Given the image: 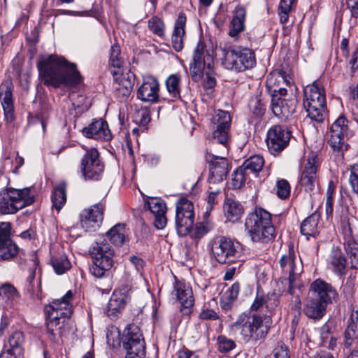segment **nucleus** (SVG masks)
<instances>
[{"label": "nucleus", "instance_id": "obj_1", "mask_svg": "<svg viewBox=\"0 0 358 358\" xmlns=\"http://www.w3.org/2000/svg\"><path fill=\"white\" fill-rule=\"evenodd\" d=\"M37 67L43 84L48 86L75 87L83 82L76 64L69 62L62 57L51 55L40 61Z\"/></svg>", "mask_w": 358, "mask_h": 358}, {"label": "nucleus", "instance_id": "obj_2", "mask_svg": "<svg viewBox=\"0 0 358 358\" xmlns=\"http://www.w3.org/2000/svg\"><path fill=\"white\" fill-rule=\"evenodd\" d=\"M269 324V316L241 314L230 326V331L233 336L241 341L248 343L264 338L268 332Z\"/></svg>", "mask_w": 358, "mask_h": 358}, {"label": "nucleus", "instance_id": "obj_3", "mask_svg": "<svg viewBox=\"0 0 358 358\" xmlns=\"http://www.w3.org/2000/svg\"><path fill=\"white\" fill-rule=\"evenodd\" d=\"M245 227L253 242L266 243L275 236L271 215L262 208H256L253 213L248 215Z\"/></svg>", "mask_w": 358, "mask_h": 358}, {"label": "nucleus", "instance_id": "obj_4", "mask_svg": "<svg viewBox=\"0 0 358 358\" xmlns=\"http://www.w3.org/2000/svg\"><path fill=\"white\" fill-rule=\"evenodd\" d=\"M211 252L215 259L222 264H238L244 262L241 244L225 236L215 238L211 242Z\"/></svg>", "mask_w": 358, "mask_h": 358}, {"label": "nucleus", "instance_id": "obj_5", "mask_svg": "<svg viewBox=\"0 0 358 358\" xmlns=\"http://www.w3.org/2000/svg\"><path fill=\"white\" fill-rule=\"evenodd\" d=\"M73 299V293L68 291L61 299H55L45 308L46 324L49 334L55 336L57 331L60 334L64 321L61 319L69 318L73 313V307L71 303Z\"/></svg>", "mask_w": 358, "mask_h": 358}, {"label": "nucleus", "instance_id": "obj_6", "mask_svg": "<svg viewBox=\"0 0 358 358\" xmlns=\"http://www.w3.org/2000/svg\"><path fill=\"white\" fill-rule=\"evenodd\" d=\"M32 187L23 189L7 188L0 192V213L3 215L15 214L19 210L34 202Z\"/></svg>", "mask_w": 358, "mask_h": 358}, {"label": "nucleus", "instance_id": "obj_7", "mask_svg": "<svg viewBox=\"0 0 358 358\" xmlns=\"http://www.w3.org/2000/svg\"><path fill=\"white\" fill-rule=\"evenodd\" d=\"M92 265L90 268L92 275L102 278L113 266L114 250L103 237H99L90 249Z\"/></svg>", "mask_w": 358, "mask_h": 358}, {"label": "nucleus", "instance_id": "obj_8", "mask_svg": "<svg viewBox=\"0 0 358 358\" xmlns=\"http://www.w3.org/2000/svg\"><path fill=\"white\" fill-rule=\"evenodd\" d=\"M303 106L308 116L321 122L325 117L326 99L323 86L318 80L306 86L303 90Z\"/></svg>", "mask_w": 358, "mask_h": 358}, {"label": "nucleus", "instance_id": "obj_9", "mask_svg": "<svg viewBox=\"0 0 358 358\" xmlns=\"http://www.w3.org/2000/svg\"><path fill=\"white\" fill-rule=\"evenodd\" d=\"M222 64L229 70L241 72L252 68L256 64L255 54L248 48L224 49Z\"/></svg>", "mask_w": 358, "mask_h": 358}, {"label": "nucleus", "instance_id": "obj_10", "mask_svg": "<svg viewBox=\"0 0 358 358\" xmlns=\"http://www.w3.org/2000/svg\"><path fill=\"white\" fill-rule=\"evenodd\" d=\"M122 346L126 350L125 358H145V342L139 327L134 324H129L124 330Z\"/></svg>", "mask_w": 358, "mask_h": 358}, {"label": "nucleus", "instance_id": "obj_11", "mask_svg": "<svg viewBox=\"0 0 358 358\" xmlns=\"http://www.w3.org/2000/svg\"><path fill=\"white\" fill-rule=\"evenodd\" d=\"M348 123L345 117L340 116L331 124L327 134V142L337 155H343L348 150L346 140L350 135Z\"/></svg>", "mask_w": 358, "mask_h": 358}, {"label": "nucleus", "instance_id": "obj_12", "mask_svg": "<svg viewBox=\"0 0 358 358\" xmlns=\"http://www.w3.org/2000/svg\"><path fill=\"white\" fill-rule=\"evenodd\" d=\"M320 162L317 155L311 152L304 159L299 183L306 192L313 191L318 184V171Z\"/></svg>", "mask_w": 358, "mask_h": 358}, {"label": "nucleus", "instance_id": "obj_13", "mask_svg": "<svg viewBox=\"0 0 358 358\" xmlns=\"http://www.w3.org/2000/svg\"><path fill=\"white\" fill-rule=\"evenodd\" d=\"M213 66V57L206 48L204 43L199 40L194 51L192 62L189 66L190 75L195 82L203 76L205 70H210Z\"/></svg>", "mask_w": 358, "mask_h": 358}, {"label": "nucleus", "instance_id": "obj_14", "mask_svg": "<svg viewBox=\"0 0 358 358\" xmlns=\"http://www.w3.org/2000/svg\"><path fill=\"white\" fill-rule=\"evenodd\" d=\"M175 220L178 235L184 236L188 234L194 224V213L193 203L186 198L178 201Z\"/></svg>", "mask_w": 358, "mask_h": 358}, {"label": "nucleus", "instance_id": "obj_15", "mask_svg": "<svg viewBox=\"0 0 358 358\" xmlns=\"http://www.w3.org/2000/svg\"><path fill=\"white\" fill-rule=\"evenodd\" d=\"M80 171L85 180H99L104 169L103 163L96 148L87 149L80 165Z\"/></svg>", "mask_w": 358, "mask_h": 358}, {"label": "nucleus", "instance_id": "obj_16", "mask_svg": "<svg viewBox=\"0 0 358 358\" xmlns=\"http://www.w3.org/2000/svg\"><path fill=\"white\" fill-rule=\"evenodd\" d=\"M285 87L273 89L271 93V107L274 115L281 119H287L295 111L296 100L295 99H285L287 94Z\"/></svg>", "mask_w": 358, "mask_h": 358}, {"label": "nucleus", "instance_id": "obj_17", "mask_svg": "<svg viewBox=\"0 0 358 358\" xmlns=\"http://www.w3.org/2000/svg\"><path fill=\"white\" fill-rule=\"evenodd\" d=\"M291 133L285 127L274 125L267 131L266 145L271 154L275 155L288 145Z\"/></svg>", "mask_w": 358, "mask_h": 358}, {"label": "nucleus", "instance_id": "obj_18", "mask_svg": "<svg viewBox=\"0 0 358 358\" xmlns=\"http://www.w3.org/2000/svg\"><path fill=\"white\" fill-rule=\"evenodd\" d=\"M117 95L122 99L129 96L135 83L136 76L129 69L111 70Z\"/></svg>", "mask_w": 358, "mask_h": 358}, {"label": "nucleus", "instance_id": "obj_19", "mask_svg": "<svg viewBox=\"0 0 358 358\" xmlns=\"http://www.w3.org/2000/svg\"><path fill=\"white\" fill-rule=\"evenodd\" d=\"M216 129L213 132V140L225 148L229 141V129L231 124V116L227 111L218 110L213 117Z\"/></svg>", "mask_w": 358, "mask_h": 358}, {"label": "nucleus", "instance_id": "obj_20", "mask_svg": "<svg viewBox=\"0 0 358 358\" xmlns=\"http://www.w3.org/2000/svg\"><path fill=\"white\" fill-rule=\"evenodd\" d=\"M171 296L180 303L182 311L187 314L194 306V298L191 286L185 281L178 280L176 277Z\"/></svg>", "mask_w": 358, "mask_h": 358}, {"label": "nucleus", "instance_id": "obj_21", "mask_svg": "<svg viewBox=\"0 0 358 358\" xmlns=\"http://www.w3.org/2000/svg\"><path fill=\"white\" fill-rule=\"evenodd\" d=\"M105 206L99 203L91 208L83 210L80 215V224L85 231H93L98 229L103 219Z\"/></svg>", "mask_w": 358, "mask_h": 358}, {"label": "nucleus", "instance_id": "obj_22", "mask_svg": "<svg viewBox=\"0 0 358 358\" xmlns=\"http://www.w3.org/2000/svg\"><path fill=\"white\" fill-rule=\"evenodd\" d=\"M131 288L129 285H122L115 289L108 303V315H115L122 310L131 300Z\"/></svg>", "mask_w": 358, "mask_h": 358}, {"label": "nucleus", "instance_id": "obj_23", "mask_svg": "<svg viewBox=\"0 0 358 358\" xmlns=\"http://www.w3.org/2000/svg\"><path fill=\"white\" fill-rule=\"evenodd\" d=\"M280 266L285 273L289 275V293L292 294V289L296 287L295 282L301 273V268L295 264V255L292 249L283 255L279 260Z\"/></svg>", "mask_w": 358, "mask_h": 358}, {"label": "nucleus", "instance_id": "obj_24", "mask_svg": "<svg viewBox=\"0 0 358 358\" xmlns=\"http://www.w3.org/2000/svg\"><path fill=\"white\" fill-rule=\"evenodd\" d=\"M159 89L158 80L153 76H146L138 89L137 98L143 102L157 103L159 100Z\"/></svg>", "mask_w": 358, "mask_h": 358}, {"label": "nucleus", "instance_id": "obj_25", "mask_svg": "<svg viewBox=\"0 0 358 358\" xmlns=\"http://www.w3.org/2000/svg\"><path fill=\"white\" fill-rule=\"evenodd\" d=\"M309 295L326 303L327 306L337 296V292L330 284L321 279H317L310 284Z\"/></svg>", "mask_w": 358, "mask_h": 358}, {"label": "nucleus", "instance_id": "obj_26", "mask_svg": "<svg viewBox=\"0 0 358 358\" xmlns=\"http://www.w3.org/2000/svg\"><path fill=\"white\" fill-rule=\"evenodd\" d=\"M145 208H148L153 214L155 227L158 229H163L166 224L165 201L159 198H151L145 203Z\"/></svg>", "mask_w": 358, "mask_h": 358}, {"label": "nucleus", "instance_id": "obj_27", "mask_svg": "<svg viewBox=\"0 0 358 358\" xmlns=\"http://www.w3.org/2000/svg\"><path fill=\"white\" fill-rule=\"evenodd\" d=\"M83 134L87 138L96 140L109 141L112 136L108 125L103 120L93 121L88 127L83 128Z\"/></svg>", "mask_w": 358, "mask_h": 358}, {"label": "nucleus", "instance_id": "obj_28", "mask_svg": "<svg viewBox=\"0 0 358 358\" xmlns=\"http://www.w3.org/2000/svg\"><path fill=\"white\" fill-rule=\"evenodd\" d=\"M209 182L216 183L222 182L228 173V162L225 157L213 155L210 161Z\"/></svg>", "mask_w": 358, "mask_h": 358}, {"label": "nucleus", "instance_id": "obj_29", "mask_svg": "<svg viewBox=\"0 0 358 358\" xmlns=\"http://www.w3.org/2000/svg\"><path fill=\"white\" fill-rule=\"evenodd\" d=\"M14 85L11 79L8 78L3 80L0 85V99L3 108L5 115L7 118L13 117V91Z\"/></svg>", "mask_w": 358, "mask_h": 358}, {"label": "nucleus", "instance_id": "obj_30", "mask_svg": "<svg viewBox=\"0 0 358 358\" xmlns=\"http://www.w3.org/2000/svg\"><path fill=\"white\" fill-rule=\"evenodd\" d=\"M328 268L338 276L346 273V259L338 248H333L327 258Z\"/></svg>", "mask_w": 358, "mask_h": 358}, {"label": "nucleus", "instance_id": "obj_31", "mask_svg": "<svg viewBox=\"0 0 358 358\" xmlns=\"http://www.w3.org/2000/svg\"><path fill=\"white\" fill-rule=\"evenodd\" d=\"M20 294L11 284L5 283L0 287V308L8 309L15 306L20 299Z\"/></svg>", "mask_w": 358, "mask_h": 358}, {"label": "nucleus", "instance_id": "obj_32", "mask_svg": "<svg viewBox=\"0 0 358 358\" xmlns=\"http://www.w3.org/2000/svg\"><path fill=\"white\" fill-rule=\"evenodd\" d=\"M327 307L326 303L309 295L305 303L303 312L308 317L319 320L324 315Z\"/></svg>", "mask_w": 358, "mask_h": 358}, {"label": "nucleus", "instance_id": "obj_33", "mask_svg": "<svg viewBox=\"0 0 358 358\" xmlns=\"http://www.w3.org/2000/svg\"><path fill=\"white\" fill-rule=\"evenodd\" d=\"M185 23L186 16L182 13H179L174 25V30L171 38L172 47L177 52L180 51L183 48Z\"/></svg>", "mask_w": 358, "mask_h": 358}, {"label": "nucleus", "instance_id": "obj_34", "mask_svg": "<svg viewBox=\"0 0 358 358\" xmlns=\"http://www.w3.org/2000/svg\"><path fill=\"white\" fill-rule=\"evenodd\" d=\"M245 15L246 10L244 7L241 6L236 7L229 26V35L231 37H238L244 30Z\"/></svg>", "mask_w": 358, "mask_h": 358}, {"label": "nucleus", "instance_id": "obj_35", "mask_svg": "<svg viewBox=\"0 0 358 358\" xmlns=\"http://www.w3.org/2000/svg\"><path fill=\"white\" fill-rule=\"evenodd\" d=\"M223 211L227 219L234 222L241 218L243 208L238 202L227 197L223 204Z\"/></svg>", "mask_w": 358, "mask_h": 358}, {"label": "nucleus", "instance_id": "obj_36", "mask_svg": "<svg viewBox=\"0 0 358 358\" xmlns=\"http://www.w3.org/2000/svg\"><path fill=\"white\" fill-rule=\"evenodd\" d=\"M267 83L271 87L272 91L273 89H278L279 87H285L282 85L290 87L293 83L292 77L287 75L285 71L280 70L270 74L267 77Z\"/></svg>", "mask_w": 358, "mask_h": 358}, {"label": "nucleus", "instance_id": "obj_37", "mask_svg": "<svg viewBox=\"0 0 358 358\" xmlns=\"http://www.w3.org/2000/svg\"><path fill=\"white\" fill-rule=\"evenodd\" d=\"M320 215L314 213L306 218L301 224V233L308 238L315 237L317 234V227L320 221Z\"/></svg>", "mask_w": 358, "mask_h": 358}, {"label": "nucleus", "instance_id": "obj_38", "mask_svg": "<svg viewBox=\"0 0 358 358\" xmlns=\"http://www.w3.org/2000/svg\"><path fill=\"white\" fill-rule=\"evenodd\" d=\"M24 343V337L23 333L16 331L8 336L7 341L4 343L3 346L20 356L23 352Z\"/></svg>", "mask_w": 358, "mask_h": 358}, {"label": "nucleus", "instance_id": "obj_39", "mask_svg": "<svg viewBox=\"0 0 358 358\" xmlns=\"http://www.w3.org/2000/svg\"><path fill=\"white\" fill-rule=\"evenodd\" d=\"M111 243L117 246H121L125 241V225L118 223L113 227L106 234Z\"/></svg>", "mask_w": 358, "mask_h": 358}, {"label": "nucleus", "instance_id": "obj_40", "mask_svg": "<svg viewBox=\"0 0 358 358\" xmlns=\"http://www.w3.org/2000/svg\"><path fill=\"white\" fill-rule=\"evenodd\" d=\"M345 250L350 260V268L358 269V242L349 236L345 242Z\"/></svg>", "mask_w": 358, "mask_h": 358}, {"label": "nucleus", "instance_id": "obj_41", "mask_svg": "<svg viewBox=\"0 0 358 358\" xmlns=\"http://www.w3.org/2000/svg\"><path fill=\"white\" fill-rule=\"evenodd\" d=\"M17 252L18 247L13 240L0 241V261L12 259Z\"/></svg>", "mask_w": 358, "mask_h": 358}, {"label": "nucleus", "instance_id": "obj_42", "mask_svg": "<svg viewBox=\"0 0 358 358\" xmlns=\"http://www.w3.org/2000/svg\"><path fill=\"white\" fill-rule=\"evenodd\" d=\"M51 264L56 273L59 275L64 273L71 267V262L64 254L52 257Z\"/></svg>", "mask_w": 358, "mask_h": 358}, {"label": "nucleus", "instance_id": "obj_43", "mask_svg": "<svg viewBox=\"0 0 358 358\" xmlns=\"http://www.w3.org/2000/svg\"><path fill=\"white\" fill-rule=\"evenodd\" d=\"M264 164V159L262 156L254 155L246 159L242 166L248 173H257L262 171Z\"/></svg>", "mask_w": 358, "mask_h": 358}, {"label": "nucleus", "instance_id": "obj_44", "mask_svg": "<svg viewBox=\"0 0 358 358\" xmlns=\"http://www.w3.org/2000/svg\"><path fill=\"white\" fill-rule=\"evenodd\" d=\"M51 200L52 207L59 212L66 201V191L63 185H59L55 188Z\"/></svg>", "mask_w": 358, "mask_h": 358}, {"label": "nucleus", "instance_id": "obj_45", "mask_svg": "<svg viewBox=\"0 0 358 358\" xmlns=\"http://www.w3.org/2000/svg\"><path fill=\"white\" fill-rule=\"evenodd\" d=\"M180 77L178 74L169 76L166 80V87L170 95L173 98L180 97Z\"/></svg>", "mask_w": 358, "mask_h": 358}, {"label": "nucleus", "instance_id": "obj_46", "mask_svg": "<svg viewBox=\"0 0 358 358\" xmlns=\"http://www.w3.org/2000/svg\"><path fill=\"white\" fill-rule=\"evenodd\" d=\"M294 0H281L278 6L280 22L282 24L287 22Z\"/></svg>", "mask_w": 358, "mask_h": 358}, {"label": "nucleus", "instance_id": "obj_47", "mask_svg": "<svg viewBox=\"0 0 358 358\" xmlns=\"http://www.w3.org/2000/svg\"><path fill=\"white\" fill-rule=\"evenodd\" d=\"M248 173L242 166H239L233 173L231 184L234 189L241 188L247 179Z\"/></svg>", "mask_w": 358, "mask_h": 358}, {"label": "nucleus", "instance_id": "obj_48", "mask_svg": "<svg viewBox=\"0 0 358 358\" xmlns=\"http://www.w3.org/2000/svg\"><path fill=\"white\" fill-rule=\"evenodd\" d=\"M148 27L151 31L159 36H162L164 34V23L157 16H153L148 20Z\"/></svg>", "mask_w": 358, "mask_h": 358}, {"label": "nucleus", "instance_id": "obj_49", "mask_svg": "<svg viewBox=\"0 0 358 358\" xmlns=\"http://www.w3.org/2000/svg\"><path fill=\"white\" fill-rule=\"evenodd\" d=\"M217 345L218 350L222 353L230 352L236 348L235 342L227 336L221 335L217 338Z\"/></svg>", "mask_w": 358, "mask_h": 358}, {"label": "nucleus", "instance_id": "obj_50", "mask_svg": "<svg viewBox=\"0 0 358 358\" xmlns=\"http://www.w3.org/2000/svg\"><path fill=\"white\" fill-rule=\"evenodd\" d=\"M210 230V227L207 223L199 222L197 223L194 227H192L189 233L192 238L199 240L203 237Z\"/></svg>", "mask_w": 358, "mask_h": 358}, {"label": "nucleus", "instance_id": "obj_51", "mask_svg": "<svg viewBox=\"0 0 358 358\" xmlns=\"http://www.w3.org/2000/svg\"><path fill=\"white\" fill-rule=\"evenodd\" d=\"M120 48L117 45H113L111 46L110 50V64L114 68H116L117 70L121 69V66L122 64V59L120 57Z\"/></svg>", "mask_w": 358, "mask_h": 358}, {"label": "nucleus", "instance_id": "obj_52", "mask_svg": "<svg viewBox=\"0 0 358 358\" xmlns=\"http://www.w3.org/2000/svg\"><path fill=\"white\" fill-rule=\"evenodd\" d=\"M276 193L281 199H285L290 195V185L285 179L278 180L276 182Z\"/></svg>", "mask_w": 358, "mask_h": 358}, {"label": "nucleus", "instance_id": "obj_53", "mask_svg": "<svg viewBox=\"0 0 358 358\" xmlns=\"http://www.w3.org/2000/svg\"><path fill=\"white\" fill-rule=\"evenodd\" d=\"M239 292H240V284L238 282L234 283L223 294V296H222V301L224 302V301H235L238 297Z\"/></svg>", "mask_w": 358, "mask_h": 358}, {"label": "nucleus", "instance_id": "obj_54", "mask_svg": "<svg viewBox=\"0 0 358 358\" xmlns=\"http://www.w3.org/2000/svg\"><path fill=\"white\" fill-rule=\"evenodd\" d=\"M11 225L10 222H0V241L12 240L10 238Z\"/></svg>", "mask_w": 358, "mask_h": 358}, {"label": "nucleus", "instance_id": "obj_55", "mask_svg": "<svg viewBox=\"0 0 358 358\" xmlns=\"http://www.w3.org/2000/svg\"><path fill=\"white\" fill-rule=\"evenodd\" d=\"M27 264L29 266V275L27 277V280L29 285H31L35 278L36 270L38 264V260L36 257L33 256V258L29 260Z\"/></svg>", "mask_w": 358, "mask_h": 358}, {"label": "nucleus", "instance_id": "obj_56", "mask_svg": "<svg viewBox=\"0 0 358 358\" xmlns=\"http://www.w3.org/2000/svg\"><path fill=\"white\" fill-rule=\"evenodd\" d=\"M274 358H290L288 348L283 343H279L273 350Z\"/></svg>", "mask_w": 358, "mask_h": 358}, {"label": "nucleus", "instance_id": "obj_57", "mask_svg": "<svg viewBox=\"0 0 358 358\" xmlns=\"http://www.w3.org/2000/svg\"><path fill=\"white\" fill-rule=\"evenodd\" d=\"M219 191H212L209 192L207 200L206 214H209L214 208L215 204L217 203V197Z\"/></svg>", "mask_w": 358, "mask_h": 358}, {"label": "nucleus", "instance_id": "obj_58", "mask_svg": "<svg viewBox=\"0 0 358 358\" xmlns=\"http://www.w3.org/2000/svg\"><path fill=\"white\" fill-rule=\"evenodd\" d=\"M350 322L348 323L345 332H349L351 335L355 336V331L357 329V322L358 321V314L356 313L355 315L352 313L350 316Z\"/></svg>", "mask_w": 358, "mask_h": 358}, {"label": "nucleus", "instance_id": "obj_59", "mask_svg": "<svg viewBox=\"0 0 358 358\" xmlns=\"http://www.w3.org/2000/svg\"><path fill=\"white\" fill-rule=\"evenodd\" d=\"M252 113L257 117H262L265 111V106L260 100L256 99L254 105L251 106Z\"/></svg>", "mask_w": 358, "mask_h": 358}, {"label": "nucleus", "instance_id": "obj_60", "mask_svg": "<svg viewBox=\"0 0 358 358\" xmlns=\"http://www.w3.org/2000/svg\"><path fill=\"white\" fill-rule=\"evenodd\" d=\"M199 317L202 320H215L218 318V315L213 310L206 309L201 312Z\"/></svg>", "mask_w": 358, "mask_h": 358}, {"label": "nucleus", "instance_id": "obj_61", "mask_svg": "<svg viewBox=\"0 0 358 358\" xmlns=\"http://www.w3.org/2000/svg\"><path fill=\"white\" fill-rule=\"evenodd\" d=\"M291 309L294 310L297 315L300 314L301 309V302L298 295L292 296L290 303Z\"/></svg>", "mask_w": 358, "mask_h": 358}, {"label": "nucleus", "instance_id": "obj_62", "mask_svg": "<svg viewBox=\"0 0 358 358\" xmlns=\"http://www.w3.org/2000/svg\"><path fill=\"white\" fill-rule=\"evenodd\" d=\"M348 8L351 12V15L353 17H358V0H348Z\"/></svg>", "mask_w": 358, "mask_h": 358}, {"label": "nucleus", "instance_id": "obj_63", "mask_svg": "<svg viewBox=\"0 0 358 358\" xmlns=\"http://www.w3.org/2000/svg\"><path fill=\"white\" fill-rule=\"evenodd\" d=\"M322 345L329 350H334L337 346V338L330 336L328 338L322 341Z\"/></svg>", "mask_w": 358, "mask_h": 358}, {"label": "nucleus", "instance_id": "obj_64", "mask_svg": "<svg viewBox=\"0 0 358 358\" xmlns=\"http://www.w3.org/2000/svg\"><path fill=\"white\" fill-rule=\"evenodd\" d=\"M20 355L16 354L13 351H11L10 349L3 346V348L0 352V358H17Z\"/></svg>", "mask_w": 358, "mask_h": 358}]
</instances>
